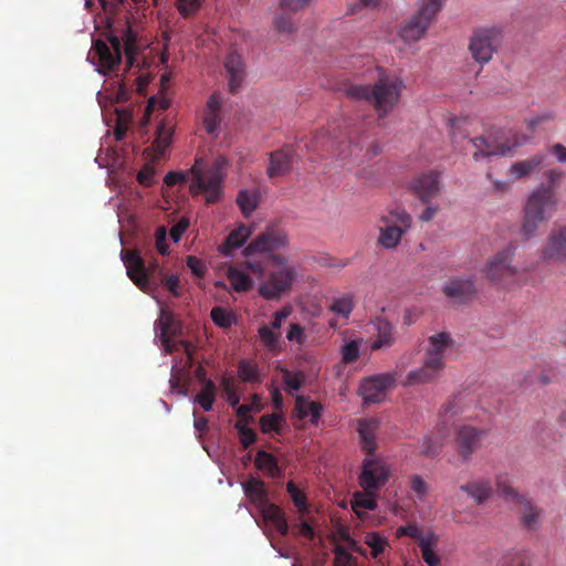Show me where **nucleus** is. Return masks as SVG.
<instances>
[{
  "label": "nucleus",
  "mask_w": 566,
  "mask_h": 566,
  "mask_svg": "<svg viewBox=\"0 0 566 566\" xmlns=\"http://www.w3.org/2000/svg\"><path fill=\"white\" fill-rule=\"evenodd\" d=\"M227 161L223 157H219L211 166H206L202 158H197L192 167L187 172L169 171L165 176V184L168 187L184 184L191 176L189 191L192 196L205 195L208 205L216 203L221 198V182L223 180L222 169Z\"/></svg>",
  "instance_id": "nucleus-1"
},
{
  "label": "nucleus",
  "mask_w": 566,
  "mask_h": 566,
  "mask_svg": "<svg viewBox=\"0 0 566 566\" xmlns=\"http://www.w3.org/2000/svg\"><path fill=\"white\" fill-rule=\"evenodd\" d=\"M405 84L400 77L384 76L373 86L350 84L345 88V94L350 99L371 104L379 117L389 114L399 103Z\"/></svg>",
  "instance_id": "nucleus-2"
},
{
  "label": "nucleus",
  "mask_w": 566,
  "mask_h": 566,
  "mask_svg": "<svg viewBox=\"0 0 566 566\" xmlns=\"http://www.w3.org/2000/svg\"><path fill=\"white\" fill-rule=\"evenodd\" d=\"M558 208L557 196L549 195L544 188H534L528 195L523 208L521 234L526 239L533 238L539 226L549 220Z\"/></svg>",
  "instance_id": "nucleus-3"
},
{
  "label": "nucleus",
  "mask_w": 566,
  "mask_h": 566,
  "mask_svg": "<svg viewBox=\"0 0 566 566\" xmlns=\"http://www.w3.org/2000/svg\"><path fill=\"white\" fill-rule=\"evenodd\" d=\"M516 248L507 244L490 256L481 269L483 277L499 287H509L515 282L517 268L513 265Z\"/></svg>",
  "instance_id": "nucleus-4"
},
{
  "label": "nucleus",
  "mask_w": 566,
  "mask_h": 566,
  "mask_svg": "<svg viewBox=\"0 0 566 566\" xmlns=\"http://www.w3.org/2000/svg\"><path fill=\"white\" fill-rule=\"evenodd\" d=\"M442 7L443 0H420L417 11L400 27L401 39L407 43L421 40Z\"/></svg>",
  "instance_id": "nucleus-5"
},
{
  "label": "nucleus",
  "mask_w": 566,
  "mask_h": 566,
  "mask_svg": "<svg viewBox=\"0 0 566 566\" xmlns=\"http://www.w3.org/2000/svg\"><path fill=\"white\" fill-rule=\"evenodd\" d=\"M380 222L378 244L389 250L400 243L402 234L412 224V218L405 209L396 208L381 216Z\"/></svg>",
  "instance_id": "nucleus-6"
},
{
  "label": "nucleus",
  "mask_w": 566,
  "mask_h": 566,
  "mask_svg": "<svg viewBox=\"0 0 566 566\" xmlns=\"http://www.w3.org/2000/svg\"><path fill=\"white\" fill-rule=\"evenodd\" d=\"M470 144L474 149L472 158L479 161L492 156H507L521 145V142L518 136L514 134L505 138L494 135L478 136L471 138Z\"/></svg>",
  "instance_id": "nucleus-7"
},
{
  "label": "nucleus",
  "mask_w": 566,
  "mask_h": 566,
  "mask_svg": "<svg viewBox=\"0 0 566 566\" xmlns=\"http://www.w3.org/2000/svg\"><path fill=\"white\" fill-rule=\"evenodd\" d=\"M120 254L126 268L127 276L138 289L147 292L151 287L150 276L156 272H160L158 261L154 260L146 265L145 260L142 258L138 250L124 249Z\"/></svg>",
  "instance_id": "nucleus-8"
},
{
  "label": "nucleus",
  "mask_w": 566,
  "mask_h": 566,
  "mask_svg": "<svg viewBox=\"0 0 566 566\" xmlns=\"http://www.w3.org/2000/svg\"><path fill=\"white\" fill-rule=\"evenodd\" d=\"M296 277L295 266H283L272 271L268 280L260 284L259 294L268 301L280 300L283 294L291 291Z\"/></svg>",
  "instance_id": "nucleus-9"
},
{
  "label": "nucleus",
  "mask_w": 566,
  "mask_h": 566,
  "mask_svg": "<svg viewBox=\"0 0 566 566\" xmlns=\"http://www.w3.org/2000/svg\"><path fill=\"white\" fill-rule=\"evenodd\" d=\"M289 244V238L284 230L276 227H266L243 250V255L250 258L254 254H270Z\"/></svg>",
  "instance_id": "nucleus-10"
},
{
  "label": "nucleus",
  "mask_w": 566,
  "mask_h": 566,
  "mask_svg": "<svg viewBox=\"0 0 566 566\" xmlns=\"http://www.w3.org/2000/svg\"><path fill=\"white\" fill-rule=\"evenodd\" d=\"M499 44L500 31L497 29H481L473 32L469 50L474 61L483 65L491 61Z\"/></svg>",
  "instance_id": "nucleus-11"
},
{
  "label": "nucleus",
  "mask_w": 566,
  "mask_h": 566,
  "mask_svg": "<svg viewBox=\"0 0 566 566\" xmlns=\"http://www.w3.org/2000/svg\"><path fill=\"white\" fill-rule=\"evenodd\" d=\"M109 45L102 40L94 42V51L98 57V72L106 74L120 64L122 36L111 34L107 38Z\"/></svg>",
  "instance_id": "nucleus-12"
},
{
  "label": "nucleus",
  "mask_w": 566,
  "mask_h": 566,
  "mask_svg": "<svg viewBox=\"0 0 566 566\" xmlns=\"http://www.w3.org/2000/svg\"><path fill=\"white\" fill-rule=\"evenodd\" d=\"M486 430L470 424H460L455 429V443L459 455L464 460H471L473 453L480 448L486 437Z\"/></svg>",
  "instance_id": "nucleus-13"
},
{
  "label": "nucleus",
  "mask_w": 566,
  "mask_h": 566,
  "mask_svg": "<svg viewBox=\"0 0 566 566\" xmlns=\"http://www.w3.org/2000/svg\"><path fill=\"white\" fill-rule=\"evenodd\" d=\"M389 480L388 468L377 459L366 458L358 481L364 491H378Z\"/></svg>",
  "instance_id": "nucleus-14"
},
{
  "label": "nucleus",
  "mask_w": 566,
  "mask_h": 566,
  "mask_svg": "<svg viewBox=\"0 0 566 566\" xmlns=\"http://www.w3.org/2000/svg\"><path fill=\"white\" fill-rule=\"evenodd\" d=\"M395 385L390 374H377L361 380L359 395L365 403H378L386 397V391Z\"/></svg>",
  "instance_id": "nucleus-15"
},
{
  "label": "nucleus",
  "mask_w": 566,
  "mask_h": 566,
  "mask_svg": "<svg viewBox=\"0 0 566 566\" xmlns=\"http://www.w3.org/2000/svg\"><path fill=\"white\" fill-rule=\"evenodd\" d=\"M443 294L458 304L471 301L478 293L476 282L473 276H450L442 286Z\"/></svg>",
  "instance_id": "nucleus-16"
},
{
  "label": "nucleus",
  "mask_w": 566,
  "mask_h": 566,
  "mask_svg": "<svg viewBox=\"0 0 566 566\" xmlns=\"http://www.w3.org/2000/svg\"><path fill=\"white\" fill-rule=\"evenodd\" d=\"M409 187L421 202L428 203L440 192L441 185L439 172L434 170L422 172L410 181Z\"/></svg>",
  "instance_id": "nucleus-17"
},
{
  "label": "nucleus",
  "mask_w": 566,
  "mask_h": 566,
  "mask_svg": "<svg viewBox=\"0 0 566 566\" xmlns=\"http://www.w3.org/2000/svg\"><path fill=\"white\" fill-rule=\"evenodd\" d=\"M446 364H439L437 359L424 357L421 367L410 370L402 380V386H417L430 384L439 379Z\"/></svg>",
  "instance_id": "nucleus-18"
},
{
  "label": "nucleus",
  "mask_w": 566,
  "mask_h": 566,
  "mask_svg": "<svg viewBox=\"0 0 566 566\" xmlns=\"http://www.w3.org/2000/svg\"><path fill=\"white\" fill-rule=\"evenodd\" d=\"M546 160V154L537 153L526 159L514 161L506 171V177L517 181L531 178L534 174H537L544 166Z\"/></svg>",
  "instance_id": "nucleus-19"
},
{
  "label": "nucleus",
  "mask_w": 566,
  "mask_h": 566,
  "mask_svg": "<svg viewBox=\"0 0 566 566\" xmlns=\"http://www.w3.org/2000/svg\"><path fill=\"white\" fill-rule=\"evenodd\" d=\"M544 260L566 261V226L553 228L542 250Z\"/></svg>",
  "instance_id": "nucleus-20"
},
{
  "label": "nucleus",
  "mask_w": 566,
  "mask_h": 566,
  "mask_svg": "<svg viewBox=\"0 0 566 566\" xmlns=\"http://www.w3.org/2000/svg\"><path fill=\"white\" fill-rule=\"evenodd\" d=\"M295 151L292 146H284L269 155L266 175L269 178L281 177L290 174L294 161Z\"/></svg>",
  "instance_id": "nucleus-21"
},
{
  "label": "nucleus",
  "mask_w": 566,
  "mask_h": 566,
  "mask_svg": "<svg viewBox=\"0 0 566 566\" xmlns=\"http://www.w3.org/2000/svg\"><path fill=\"white\" fill-rule=\"evenodd\" d=\"M223 66L228 77L229 91L235 94L241 88L245 77V65L242 57L235 51H230L224 59Z\"/></svg>",
  "instance_id": "nucleus-22"
},
{
  "label": "nucleus",
  "mask_w": 566,
  "mask_h": 566,
  "mask_svg": "<svg viewBox=\"0 0 566 566\" xmlns=\"http://www.w3.org/2000/svg\"><path fill=\"white\" fill-rule=\"evenodd\" d=\"M373 326L376 331V338L370 345L371 350L386 349L396 343V328L386 318L376 317L373 321Z\"/></svg>",
  "instance_id": "nucleus-23"
},
{
  "label": "nucleus",
  "mask_w": 566,
  "mask_h": 566,
  "mask_svg": "<svg viewBox=\"0 0 566 566\" xmlns=\"http://www.w3.org/2000/svg\"><path fill=\"white\" fill-rule=\"evenodd\" d=\"M250 235L251 229L245 224H241L228 234L218 250L222 255L231 256L234 250L243 247Z\"/></svg>",
  "instance_id": "nucleus-24"
},
{
  "label": "nucleus",
  "mask_w": 566,
  "mask_h": 566,
  "mask_svg": "<svg viewBox=\"0 0 566 566\" xmlns=\"http://www.w3.org/2000/svg\"><path fill=\"white\" fill-rule=\"evenodd\" d=\"M476 504H482L493 494V486L489 479H478L460 486Z\"/></svg>",
  "instance_id": "nucleus-25"
},
{
  "label": "nucleus",
  "mask_w": 566,
  "mask_h": 566,
  "mask_svg": "<svg viewBox=\"0 0 566 566\" xmlns=\"http://www.w3.org/2000/svg\"><path fill=\"white\" fill-rule=\"evenodd\" d=\"M429 348L424 357L427 359H437L439 364H444V354L452 347V339L447 333H438L429 337Z\"/></svg>",
  "instance_id": "nucleus-26"
},
{
  "label": "nucleus",
  "mask_w": 566,
  "mask_h": 566,
  "mask_svg": "<svg viewBox=\"0 0 566 566\" xmlns=\"http://www.w3.org/2000/svg\"><path fill=\"white\" fill-rule=\"evenodd\" d=\"M379 422L376 419L360 420L358 423V434L361 442V449L367 454H373L376 449L375 434Z\"/></svg>",
  "instance_id": "nucleus-27"
},
{
  "label": "nucleus",
  "mask_w": 566,
  "mask_h": 566,
  "mask_svg": "<svg viewBox=\"0 0 566 566\" xmlns=\"http://www.w3.org/2000/svg\"><path fill=\"white\" fill-rule=\"evenodd\" d=\"M174 125L168 119H161L156 128V137L153 147L157 156H163L171 144Z\"/></svg>",
  "instance_id": "nucleus-28"
},
{
  "label": "nucleus",
  "mask_w": 566,
  "mask_h": 566,
  "mask_svg": "<svg viewBox=\"0 0 566 566\" xmlns=\"http://www.w3.org/2000/svg\"><path fill=\"white\" fill-rule=\"evenodd\" d=\"M243 490L245 496L258 509L268 502V493L263 481L251 478L243 483Z\"/></svg>",
  "instance_id": "nucleus-29"
},
{
  "label": "nucleus",
  "mask_w": 566,
  "mask_h": 566,
  "mask_svg": "<svg viewBox=\"0 0 566 566\" xmlns=\"http://www.w3.org/2000/svg\"><path fill=\"white\" fill-rule=\"evenodd\" d=\"M159 329V338L175 337L181 334L182 326L180 322L176 321L174 315L168 311H161L159 318L155 324Z\"/></svg>",
  "instance_id": "nucleus-30"
},
{
  "label": "nucleus",
  "mask_w": 566,
  "mask_h": 566,
  "mask_svg": "<svg viewBox=\"0 0 566 566\" xmlns=\"http://www.w3.org/2000/svg\"><path fill=\"white\" fill-rule=\"evenodd\" d=\"M446 437L447 431L442 428L438 429L437 434L426 436L421 444L420 454L430 459L438 457L443 449Z\"/></svg>",
  "instance_id": "nucleus-31"
},
{
  "label": "nucleus",
  "mask_w": 566,
  "mask_h": 566,
  "mask_svg": "<svg viewBox=\"0 0 566 566\" xmlns=\"http://www.w3.org/2000/svg\"><path fill=\"white\" fill-rule=\"evenodd\" d=\"M517 504H520L523 509V525L527 530H536L543 518V511L533 505L530 499L524 496L521 499Z\"/></svg>",
  "instance_id": "nucleus-32"
},
{
  "label": "nucleus",
  "mask_w": 566,
  "mask_h": 566,
  "mask_svg": "<svg viewBox=\"0 0 566 566\" xmlns=\"http://www.w3.org/2000/svg\"><path fill=\"white\" fill-rule=\"evenodd\" d=\"M322 405L316 401H310L303 396H298L295 401V410L300 419L311 417V422L316 423L321 418Z\"/></svg>",
  "instance_id": "nucleus-33"
},
{
  "label": "nucleus",
  "mask_w": 566,
  "mask_h": 566,
  "mask_svg": "<svg viewBox=\"0 0 566 566\" xmlns=\"http://www.w3.org/2000/svg\"><path fill=\"white\" fill-rule=\"evenodd\" d=\"M438 545V536L434 533H428L426 538H421L419 548L421 552L422 559L428 566H440L441 559L438 554L433 551V547Z\"/></svg>",
  "instance_id": "nucleus-34"
},
{
  "label": "nucleus",
  "mask_w": 566,
  "mask_h": 566,
  "mask_svg": "<svg viewBox=\"0 0 566 566\" xmlns=\"http://www.w3.org/2000/svg\"><path fill=\"white\" fill-rule=\"evenodd\" d=\"M227 277L235 292H248L253 286V281L244 271L230 265L227 271Z\"/></svg>",
  "instance_id": "nucleus-35"
},
{
  "label": "nucleus",
  "mask_w": 566,
  "mask_h": 566,
  "mask_svg": "<svg viewBox=\"0 0 566 566\" xmlns=\"http://www.w3.org/2000/svg\"><path fill=\"white\" fill-rule=\"evenodd\" d=\"M543 176L545 181L541 182L536 188H544L549 195L557 196V190L565 176L564 171L560 168L554 167L546 169Z\"/></svg>",
  "instance_id": "nucleus-36"
},
{
  "label": "nucleus",
  "mask_w": 566,
  "mask_h": 566,
  "mask_svg": "<svg viewBox=\"0 0 566 566\" xmlns=\"http://www.w3.org/2000/svg\"><path fill=\"white\" fill-rule=\"evenodd\" d=\"M376 491H364L356 492L353 496L352 507L353 511L360 515V509L374 511L377 507V501L375 497Z\"/></svg>",
  "instance_id": "nucleus-37"
},
{
  "label": "nucleus",
  "mask_w": 566,
  "mask_h": 566,
  "mask_svg": "<svg viewBox=\"0 0 566 566\" xmlns=\"http://www.w3.org/2000/svg\"><path fill=\"white\" fill-rule=\"evenodd\" d=\"M496 490L507 501L517 503L525 495L517 493L511 485L510 476L506 473L497 474L495 478Z\"/></svg>",
  "instance_id": "nucleus-38"
},
{
  "label": "nucleus",
  "mask_w": 566,
  "mask_h": 566,
  "mask_svg": "<svg viewBox=\"0 0 566 566\" xmlns=\"http://www.w3.org/2000/svg\"><path fill=\"white\" fill-rule=\"evenodd\" d=\"M216 385L212 380L205 381L203 387L195 397V402L199 403L205 411L212 410L216 400Z\"/></svg>",
  "instance_id": "nucleus-39"
},
{
  "label": "nucleus",
  "mask_w": 566,
  "mask_h": 566,
  "mask_svg": "<svg viewBox=\"0 0 566 566\" xmlns=\"http://www.w3.org/2000/svg\"><path fill=\"white\" fill-rule=\"evenodd\" d=\"M365 544L370 548V556L374 559H377L389 547L388 539L378 532L367 533Z\"/></svg>",
  "instance_id": "nucleus-40"
},
{
  "label": "nucleus",
  "mask_w": 566,
  "mask_h": 566,
  "mask_svg": "<svg viewBox=\"0 0 566 566\" xmlns=\"http://www.w3.org/2000/svg\"><path fill=\"white\" fill-rule=\"evenodd\" d=\"M259 196L255 191L240 190L237 203L244 217H249L258 207Z\"/></svg>",
  "instance_id": "nucleus-41"
},
{
  "label": "nucleus",
  "mask_w": 566,
  "mask_h": 566,
  "mask_svg": "<svg viewBox=\"0 0 566 566\" xmlns=\"http://www.w3.org/2000/svg\"><path fill=\"white\" fill-rule=\"evenodd\" d=\"M122 42L124 45V51L127 56L128 63L133 64L134 54L137 51L136 40L137 33L130 28L128 22H126L125 27L120 32Z\"/></svg>",
  "instance_id": "nucleus-42"
},
{
  "label": "nucleus",
  "mask_w": 566,
  "mask_h": 566,
  "mask_svg": "<svg viewBox=\"0 0 566 566\" xmlns=\"http://www.w3.org/2000/svg\"><path fill=\"white\" fill-rule=\"evenodd\" d=\"M291 13H295L294 11L282 10L281 13H277L274 18V27L279 33L282 34H292L296 24L293 20Z\"/></svg>",
  "instance_id": "nucleus-43"
},
{
  "label": "nucleus",
  "mask_w": 566,
  "mask_h": 566,
  "mask_svg": "<svg viewBox=\"0 0 566 566\" xmlns=\"http://www.w3.org/2000/svg\"><path fill=\"white\" fill-rule=\"evenodd\" d=\"M210 317L220 328H229L235 323L234 314L221 306L213 307L211 310Z\"/></svg>",
  "instance_id": "nucleus-44"
},
{
  "label": "nucleus",
  "mask_w": 566,
  "mask_h": 566,
  "mask_svg": "<svg viewBox=\"0 0 566 566\" xmlns=\"http://www.w3.org/2000/svg\"><path fill=\"white\" fill-rule=\"evenodd\" d=\"M255 465L261 470H266L271 475H275L279 471L275 457L263 450L258 451Z\"/></svg>",
  "instance_id": "nucleus-45"
},
{
  "label": "nucleus",
  "mask_w": 566,
  "mask_h": 566,
  "mask_svg": "<svg viewBox=\"0 0 566 566\" xmlns=\"http://www.w3.org/2000/svg\"><path fill=\"white\" fill-rule=\"evenodd\" d=\"M286 491L290 494L294 505L297 507L301 514L307 513V499L304 492H302L297 485L290 481L286 484Z\"/></svg>",
  "instance_id": "nucleus-46"
},
{
  "label": "nucleus",
  "mask_w": 566,
  "mask_h": 566,
  "mask_svg": "<svg viewBox=\"0 0 566 566\" xmlns=\"http://www.w3.org/2000/svg\"><path fill=\"white\" fill-rule=\"evenodd\" d=\"M354 308L353 296L350 294H344L343 296L335 298L329 306V310L344 317H348Z\"/></svg>",
  "instance_id": "nucleus-47"
},
{
  "label": "nucleus",
  "mask_w": 566,
  "mask_h": 566,
  "mask_svg": "<svg viewBox=\"0 0 566 566\" xmlns=\"http://www.w3.org/2000/svg\"><path fill=\"white\" fill-rule=\"evenodd\" d=\"M258 333L262 344L269 350H276L280 347V333H276L274 329L270 328L266 325L260 326Z\"/></svg>",
  "instance_id": "nucleus-48"
},
{
  "label": "nucleus",
  "mask_w": 566,
  "mask_h": 566,
  "mask_svg": "<svg viewBox=\"0 0 566 566\" xmlns=\"http://www.w3.org/2000/svg\"><path fill=\"white\" fill-rule=\"evenodd\" d=\"M360 339H352L340 348L342 360L344 364H353L359 358Z\"/></svg>",
  "instance_id": "nucleus-49"
},
{
  "label": "nucleus",
  "mask_w": 566,
  "mask_h": 566,
  "mask_svg": "<svg viewBox=\"0 0 566 566\" xmlns=\"http://www.w3.org/2000/svg\"><path fill=\"white\" fill-rule=\"evenodd\" d=\"M206 0H176V8L182 18L197 13Z\"/></svg>",
  "instance_id": "nucleus-50"
},
{
  "label": "nucleus",
  "mask_w": 566,
  "mask_h": 566,
  "mask_svg": "<svg viewBox=\"0 0 566 566\" xmlns=\"http://www.w3.org/2000/svg\"><path fill=\"white\" fill-rule=\"evenodd\" d=\"M238 375L244 382H253L259 380L258 367L250 361H240L238 367Z\"/></svg>",
  "instance_id": "nucleus-51"
},
{
  "label": "nucleus",
  "mask_w": 566,
  "mask_h": 566,
  "mask_svg": "<svg viewBox=\"0 0 566 566\" xmlns=\"http://www.w3.org/2000/svg\"><path fill=\"white\" fill-rule=\"evenodd\" d=\"M259 510L264 521L271 522L272 524L285 516L284 512L276 504L269 503V501L260 506Z\"/></svg>",
  "instance_id": "nucleus-52"
},
{
  "label": "nucleus",
  "mask_w": 566,
  "mask_h": 566,
  "mask_svg": "<svg viewBox=\"0 0 566 566\" xmlns=\"http://www.w3.org/2000/svg\"><path fill=\"white\" fill-rule=\"evenodd\" d=\"M462 411V398L460 396L450 397L441 407L440 417H453Z\"/></svg>",
  "instance_id": "nucleus-53"
},
{
  "label": "nucleus",
  "mask_w": 566,
  "mask_h": 566,
  "mask_svg": "<svg viewBox=\"0 0 566 566\" xmlns=\"http://www.w3.org/2000/svg\"><path fill=\"white\" fill-rule=\"evenodd\" d=\"M234 427L238 430L240 442H241L243 449H248L250 446H252L255 442L256 434L251 428L247 427L241 421H237Z\"/></svg>",
  "instance_id": "nucleus-54"
},
{
  "label": "nucleus",
  "mask_w": 566,
  "mask_h": 566,
  "mask_svg": "<svg viewBox=\"0 0 566 566\" xmlns=\"http://www.w3.org/2000/svg\"><path fill=\"white\" fill-rule=\"evenodd\" d=\"M221 388L227 396L228 402L232 407H237L240 402V396L238 394L233 379L224 377L221 381Z\"/></svg>",
  "instance_id": "nucleus-55"
},
{
  "label": "nucleus",
  "mask_w": 566,
  "mask_h": 566,
  "mask_svg": "<svg viewBox=\"0 0 566 566\" xmlns=\"http://www.w3.org/2000/svg\"><path fill=\"white\" fill-rule=\"evenodd\" d=\"M396 536H408L415 541L420 543L421 538H426V535L422 533V531L417 526V524H408L405 526H399L396 531Z\"/></svg>",
  "instance_id": "nucleus-56"
},
{
  "label": "nucleus",
  "mask_w": 566,
  "mask_h": 566,
  "mask_svg": "<svg viewBox=\"0 0 566 566\" xmlns=\"http://www.w3.org/2000/svg\"><path fill=\"white\" fill-rule=\"evenodd\" d=\"M281 421V417L279 415H263L260 418V428L263 433H268L271 431L279 432V424Z\"/></svg>",
  "instance_id": "nucleus-57"
},
{
  "label": "nucleus",
  "mask_w": 566,
  "mask_h": 566,
  "mask_svg": "<svg viewBox=\"0 0 566 566\" xmlns=\"http://www.w3.org/2000/svg\"><path fill=\"white\" fill-rule=\"evenodd\" d=\"M283 382L291 390H298L303 382V375L301 373L292 374L287 369H282Z\"/></svg>",
  "instance_id": "nucleus-58"
},
{
  "label": "nucleus",
  "mask_w": 566,
  "mask_h": 566,
  "mask_svg": "<svg viewBox=\"0 0 566 566\" xmlns=\"http://www.w3.org/2000/svg\"><path fill=\"white\" fill-rule=\"evenodd\" d=\"M221 122L220 113L205 112L203 127L209 135H212L219 128Z\"/></svg>",
  "instance_id": "nucleus-59"
},
{
  "label": "nucleus",
  "mask_w": 566,
  "mask_h": 566,
  "mask_svg": "<svg viewBox=\"0 0 566 566\" xmlns=\"http://www.w3.org/2000/svg\"><path fill=\"white\" fill-rule=\"evenodd\" d=\"M155 245L158 253L166 255L169 253V245L167 243V231L165 227H159L155 232Z\"/></svg>",
  "instance_id": "nucleus-60"
},
{
  "label": "nucleus",
  "mask_w": 566,
  "mask_h": 566,
  "mask_svg": "<svg viewBox=\"0 0 566 566\" xmlns=\"http://www.w3.org/2000/svg\"><path fill=\"white\" fill-rule=\"evenodd\" d=\"M357 150H361V148L359 147L358 143L354 144L353 140L350 139L346 144L340 143L337 146V148L334 150V155L340 159H345L348 156H352L353 154H355Z\"/></svg>",
  "instance_id": "nucleus-61"
},
{
  "label": "nucleus",
  "mask_w": 566,
  "mask_h": 566,
  "mask_svg": "<svg viewBox=\"0 0 566 566\" xmlns=\"http://www.w3.org/2000/svg\"><path fill=\"white\" fill-rule=\"evenodd\" d=\"M486 178L491 181L492 188L499 193H507L511 191L514 180L507 177L506 180H499L493 178L492 174L488 172Z\"/></svg>",
  "instance_id": "nucleus-62"
},
{
  "label": "nucleus",
  "mask_w": 566,
  "mask_h": 566,
  "mask_svg": "<svg viewBox=\"0 0 566 566\" xmlns=\"http://www.w3.org/2000/svg\"><path fill=\"white\" fill-rule=\"evenodd\" d=\"M409 485L411 491L415 492L419 497H423L427 494V483L420 475H411L409 480Z\"/></svg>",
  "instance_id": "nucleus-63"
},
{
  "label": "nucleus",
  "mask_w": 566,
  "mask_h": 566,
  "mask_svg": "<svg viewBox=\"0 0 566 566\" xmlns=\"http://www.w3.org/2000/svg\"><path fill=\"white\" fill-rule=\"evenodd\" d=\"M355 564V558L346 549L337 547L335 551L334 566H350Z\"/></svg>",
  "instance_id": "nucleus-64"
}]
</instances>
